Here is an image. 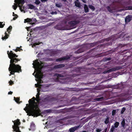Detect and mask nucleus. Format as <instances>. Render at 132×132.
Returning a JSON list of instances; mask_svg holds the SVG:
<instances>
[{
	"mask_svg": "<svg viewBox=\"0 0 132 132\" xmlns=\"http://www.w3.org/2000/svg\"><path fill=\"white\" fill-rule=\"evenodd\" d=\"M39 94L38 93L36 95V99L33 97L29 101V105L26 104V106L24 110L27 113V115L29 114V116H36L40 114V111L38 108V104L40 100L39 95Z\"/></svg>",
	"mask_w": 132,
	"mask_h": 132,
	"instance_id": "f257e3e1",
	"label": "nucleus"
},
{
	"mask_svg": "<svg viewBox=\"0 0 132 132\" xmlns=\"http://www.w3.org/2000/svg\"><path fill=\"white\" fill-rule=\"evenodd\" d=\"M7 54L9 57L11 59L10 64L8 69L9 71L10 72V74L9 76L14 74L15 72H19V71L21 72V67L19 65L15 64V63L19 61L18 59L16 58L18 56L13 53L12 51H11L10 52L9 51H7Z\"/></svg>",
	"mask_w": 132,
	"mask_h": 132,
	"instance_id": "f03ea898",
	"label": "nucleus"
},
{
	"mask_svg": "<svg viewBox=\"0 0 132 132\" xmlns=\"http://www.w3.org/2000/svg\"><path fill=\"white\" fill-rule=\"evenodd\" d=\"M33 62L32 64L34 68H35V72L33 73V75H35V72H36L35 76L36 78V80L37 81V84H35V85L36 87L40 88L41 86L40 84L42 83L41 79L43 78L42 73L41 72V69L43 67V65H42L43 63L41 62L40 63L37 60L34 61Z\"/></svg>",
	"mask_w": 132,
	"mask_h": 132,
	"instance_id": "7ed1b4c3",
	"label": "nucleus"
},
{
	"mask_svg": "<svg viewBox=\"0 0 132 132\" xmlns=\"http://www.w3.org/2000/svg\"><path fill=\"white\" fill-rule=\"evenodd\" d=\"M12 121L14 123V125L12 126V128L13 129V131H15L16 132H20V131L19 130L18 127V126L20 124L19 120L17 119L15 121V122L13 121Z\"/></svg>",
	"mask_w": 132,
	"mask_h": 132,
	"instance_id": "20e7f679",
	"label": "nucleus"
},
{
	"mask_svg": "<svg viewBox=\"0 0 132 132\" xmlns=\"http://www.w3.org/2000/svg\"><path fill=\"white\" fill-rule=\"evenodd\" d=\"M77 16L74 15H69L67 16L66 20L67 21L70 20H75L77 19Z\"/></svg>",
	"mask_w": 132,
	"mask_h": 132,
	"instance_id": "39448f33",
	"label": "nucleus"
},
{
	"mask_svg": "<svg viewBox=\"0 0 132 132\" xmlns=\"http://www.w3.org/2000/svg\"><path fill=\"white\" fill-rule=\"evenodd\" d=\"M79 22L80 21L78 20H74L73 21H69L68 22V23L69 24H70L71 26L74 27L75 26L76 24L79 23Z\"/></svg>",
	"mask_w": 132,
	"mask_h": 132,
	"instance_id": "423d86ee",
	"label": "nucleus"
},
{
	"mask_svg": "<svg viewBox=\"0 0 132 132\" xmlns=\"http://www.w3.org/2000/svg\"><path fill=\"white\" fill-rule=\"evenodd\" d=\"M17 1L18 2L19 4H20L21 5V6H22L25 2L24 0H15L14 1V2L15 3L17 2ZM21 6H21L20 5H19V6L20 7V9L21 11L22 12L23 10L21 9Z\"/></svg>",
	"mask_w": 132,
	"mask_h": 132,
	"instance_id": "0eeeda50",
	"label": "nucleus"
},
{
	"mask_svg": "<svg viewBox=\"0 0 132 132\" xmlns=\"http://www.w3.org/2000/svg\"><path fill=\"white\" fill-rule=\"evenodd\" d=\"M54 28L58 30H65V27L63 26H62L61 24L56 25L54 27Z\"/></svg>",
	"mask_w": 132,
	"mask_h": 132,
	"instance_id": "6e6552de",
	"label": "nucleus"
},
{
	"mask_svg": "<svg viewBox=\"0 0 132 132\" xmlns=\"http://www.w3.org/2000/svg\"><path fill=\"white\" fill-rule=\"evenodd\" d=\"M120 69V68L119 67H117L115 68H112L111 69H110L108 70H106L103 72L104 73H109L110 72L116 71V70H118Z\"/></svg>",
	"mask_w": 132,
	"mask_h": 132,
	"instance_id": "1a4fd4ad",
	"label": "nucleus"
},
{
	"mask_svg": "<svg viewBox=\"0 0 132 132\" xmlns=\"http://www.w3.org/2000/svg\"><path fill=\"white\" fill-rule=\"evenodd\" d=\"M132 20V15H128L127 16L125 19V22L126 23L129 22Z\"/></svg>",
	"mask_w": 132,
	"mask_h": 132,
	"instance_id": "9d476101",
	"label": "nucleus"
},
{
	"mask_svg": "<svg viewBox=\"0 0 132 132\" xmlns=\"http://www.w3.org/2000/svg\"><path fill=\"white\" fill-rule=\"evenodd\" d=\"M81 127V126H75L70 128L69 129V131L70 132H73L75 131L77 129L80 128Z\"/></svg>",
	"mask_w": 132,
	"mask_h": 132,
	"instance_id": "9b49d317",
	"label": "nucleus"
},
{
	"mask_svg": "<svg viewBox=\"0 0 132 132\" xmlns=\"http://www.w3.org/2000/svg\"><path fill=\"white\" fill-rule=\"evenodd\" d=\"M24 23H26V22L29 23L31 24H34V23H32V20L30 19L27 18L24 20Z\"/></svg>",
	"mask_w": 132,
	"mask_h": 132,
	"instance_id": "f8f14e48",
	"label": "nucleus"
},
{
	"mask_svg": "<svg viewBox=\"0 0 132 132\" xmlns=\"http://www.w3.org/2000/svg\"><path fill=\"white\" fill-rule=\"evenodd\" d=\"M115 40L114 38V37L113 36L108 39H105L104 41L107 42L109 41L110 40L112 41H113Z\"/></svg>",
	"mask_w": 132,
	"mask_h": 132,
	"instance_id": "ddd939ff",
	"label": "nucleus"
},
{
	"mask_svg": "<svg viewBox=\"0 0 132 132\" xmlns=\"http://www.w3.org/2000/svg\"><path fill=\"white\" fill-rule=\"evenodd\" d=\"M5 35L3 36V35H2V39L3 40H5L6 39H7L8 38V37H9V35L6 32H5L4 33Z\"/></svg>",
	"mask_w": 132,
	"mask_h": 132,
	"instance_id": "4468645a",
	"label": "nucleus"
},
{
	"mask_svg": "<svg viewBox=\"0 0 132 132\" xmlns=\"http://www.w3.org/2000/svg\"><path fill=\"white\" fill-rule=\"evenodd\" d=\"M69 57H63L61 58H59L58 59H57L56 60V61H62V60H65L67 59H69Z\"/></svg>",
	"mask_w": 132,
	"mask_h": 132,
	"instance_id": "2eb2a0df",
	"label": "nucleus"
},
{
	"mask_svg": "<svg viewBox=\"0 0 132 132\" xmlns=\"http://www.w3.org/2000/svg\"><path fill=\"white\" fill-rule=\"evenodd\" d=\"M106 8L108 10L110 13L113 12V11L114 10L113 9L111 8L109 6H108Z\"/></svg>",
	"mask_w": 132,
	"mask_h": 132,
	"instance_id": "dca6fc26",
	"label": "nucleus"
},
{
	"mask_svg": "<svg viewBox=\"0 0 132 132\" xmlns=\"http://www.w3.org/2000/svg\"><path fill=\"white\" fill-rule=\"evenodd\" d=\"M35 129V124L32 122L30 125V129H29V130H34Z\"/></svg>",
	"mask_w": 132,
	"mask_h": 132,
	"instance_id": "f3484780",
	"label": "nucleus"
},
{
	"mask_svg": "<svg viewBox=\"0 0 132 132\" xmlns=\"http://www.w3.org/2000/svg\"><path fill=\"white\" fill-rule=\"evenodd\" d=\"M84 9L85 10V13H87L88 12V8L87 6L86 5H84Z\"/></svg>",
	"mask_w": 132,
	"mask_h": 132,
	"instance_id": "a211bd4d",
	"label": "nucleus"
},
{
	"mask_svg": "<svg viewBox=\"0 0 132 132\" xmlns=\"http://www.w3.org/2000/svg\"><path fill=\"white\" fill-rule=\"evenodd\" d=\"M75 6L78 7H81V5L79 2H77V1H75L74 2Z\"/></svg>",
	"mask_w": 132,
	"mask_h": 132,
	"instance_id": "6ab92c4d",
	"label": "nucleus"
},
{
	"mask_svg": "<svg viewBox=\"0 0 132 132\" xmlns=\"http://www.w3.org/2000/svg\"><path fill=\"white\" fill-rule=\"evenodd\" d=\"M12 29V27L11 26H10L7 29V31L8 32V33L10 34V31H11Z\"/></svg>",
	"mask_w": 132,
	"mask_h": 132,
	"instance_id": "aec40b11",
	"label": "nucleus"
},
{
	"mask_svg": "<svg viewBox=\"0 0 132 132\" xmlns=\"http://www.w3.org/2000/svg\"><path fill=\"white\" fill-rule=\"evenodd\" d=\"M28 9H33L35 8V7L33 5L31 4H29L28 5Z\"/></svg>",
	"mask_w": 132,
	"mask_h": 132,
	"instance_id": "412c9836",
	"label": "nucleus"
},
{
	"mask_svg": "<svg viewBox=\"0 0 132 132\" xmlns=\"http://www.w3.org/2000/svg\"><path fill=\"white\" fill-rule=\"evenodd\" d=\"M55 6L56 7L60 8L62 6V5L61 3H56Z\"/></svg>",
	"mask_w": 132,
	"mask_h": 132,
	"instance_id": "4be33fe9",
	"label": "nucleus"
},
{
	"mask_svg": "<svg viewBox=\"0 0 132 132\" xmlns=\"http://www.w3.org/2000/svg\"><path fill=\"white\" fill-rule=\"evenodd\" d=\"M64 64H60L55 66V67L56 68H59L64 67Z\"/></svg>",
	"mask_w": 132,
	"mask_h": 132,
	"instance_id": "5701e85b",
	"label": "nucleus"
},
{
	"mask_svg": "<svg viewBox=\"0 0 132 132\" xmlns=\"http://www.w3.org/2000/svg\"><path fill=\"white\" fill-rule=\"evenodd\" d=\"M125 10H132V6H128L125 8Z\"/></svg>",
	"mask_w": 132,
	"mask_h": 132,
	"instance_id": "b1692460",
	"label": "nucleus"
},
{
	"mask_svg": "<svg viewBox=\"0 0 132 132\" xmlns=\"http://www.w3.org/2000/svg\"><path fill=\"white\" fill-rule=\"evenodd\" d=\"M116 128V127H115L114 126V125L112 126L110 129V131H111L112 132H113Z\"/></svg>",
	"mask_w": 132,
	"mask_h": 132,
	"instance_id": "393cba45",
	"label": "nucleus"
},
{
	"mask_svg": "<svg viewBox=\"0 0 132 132\" xmlns=\"http://www.w3.org/2000/svg\"><path fill=\"white\" fill-rule=\"evenodd\" d=\"M88 6L90 9L92 10L93 11L95 9V8L94 6L92 5H89Z\"/></svg>",
	"mask_w": 132,
	"mask_h": 132,
	"instance_id": "a878e982",
	"label": "nucleus"
},
{
	"mask_svg": "<svg viewBox=\"0 0 132 132\" xmlns=\"http://www.w3.org/2000/svg\"><path fill=\"white\" fill-rule=\"evenodd\" d=\"M40 44V43H35L32 44H31V45H32V47H34L36 45H38Z\"/></svg>",
	"mask_w": 132,
	"mask_h": 132,
	"instance_id": "bb28decb",
	"label": "nucleus"
},
{
	"mask_svg": "<svg viewBox=\"0 0 132 132\" xmlns=\"http://www.w3.org/2000/svg\"><path fill=\"white\" fill-rule=\"evenodd\" d=\"M121 125L122 127H125V121L123 119L122 121L121 122Z\"/></svg>",
	"mask_w": 132,
	"mask_h": 132,
	"instance_id": "cd10ccee",
	"label": "nucleus"
},
{
	"mask_svg": "<svg viewBox=\"0 0 132 132\" xmlns=\"http://www.w3.org/2000/svg\"><path fill=\"white\" fill-rule=\"evenodd\" d=\"M3 22H0V28H3L4 27L5 24L4 23L3 24Z\"/></svg>",
	"mask_w": 132,
	"mask_h": 132,
	"instance_id": "c85d7f7f",
	"label": "nucleus"
},
{
	"mask_svg": "<svg viewBox=\"0 0 132 132\" xmlns=\"http://www.w3.org/2000/svg\"><path fill=\"white\" fill-rule=\"evenodd\" d=\"M119 123L118 122H116L114 124V126L116 127V128H117L119 126Z\"/></svg>",
	"mask_w": 132,
	"mask_h": 132,
	"instance_id": "c756f323",
	"label": "nucleus"
},
{
	"mask_svg": "<svg viewBox=\"0 0 132 132\" xmlns=\"http://www.w3.org/2000/svg\"><path fill=\"white\" fill-rule=\"evenodd\" d=\"M35 3L37 5H38L40 3V2L39 0H36Z\"/></svg>",
	"mask_w": 132,
	"mask_h": 132,
	"instance_id": "7c9ffc66",
	"label": "nucleus"
},
{
	"mask_svg": "<svg viewBox=\"0 0 132 132\" xmlns=\"http://www.w3.org/2000/svg\"><path fill=\"white\" fill-rule=\"evenodd\" d=\"M55 76L57 78H59L60 77H63V76L62 75L58 74H56L55 75Z\"/></svg>",
	"mask_w": 132,
	"mask_h": 132,
	"instance_id": "2f4dec72",
	"label": "nucleus"
},
{
	"mask_svg": "<svg viewBox=\"0 0 132 132\" xmlns=\"http://www.w3.org/2000/svg\"><path fill=\"white\" fill-rule=\"evenodd\" d=\"M13 8L15 10L17 7L15 3H14V5L13 6Z\"/></svg>",
	"mask_w": 132,
	"mask_h": 132,
	"instance_id": "473e14b6",
	"label": "nucleus"
},
{
	"mask_svg": "<svg viewBox=\"0 0 132 132\" xmlns=\"http://www.w3.org/2000/svg\"><path fill=\"white\" fill-rule=\"evenodd\" d=\"M14 98L15 101L17 103H18L19 101V99L17 97L16 98L15 97H14Z\"/></svg>",
	"mask_w": 132,
	"mask_h": 132,
	"instance_id": "72a5a7b5",
	"label": "nucleus"
},
{
	"mask_svg": "<svg viewBox=\"0 0 132 132\" xmlns=\"http://www.w3.org/2000/svg\"><path fill=\"white\" fill-rule=\"evenodd\" d=\"M102 131V130L100 128H96V131L97 132H100Z\"/></svg>",
	"mask_w": 132,
	"mask_h": 132,
	"instance_id": "f704fd0d",
	"label": "nucleus"
},
{
	"mask_svg": "<svg viewBox=\"0 0 132 132\" xmlns=\"http://www.w3.org/2000/svg\"><path fill=\"white\" fill-rule=\"evenodd\" d=\"M116 111L115 110H113L112 111V115L113 116L115 115L116 114Z\"/></svg>",
	"mask_w": 132,
	"mask_h": 132,
	"instance_id": "c9c22d12",
	"label": "nucleus"
},
{
	"mask_svg": "<svg viewBox=\"0 0 132 132\" xmlns=\"http://www.w3.org/2000/svg\"><path fill=\"white\" fill-rule=\"evenodd\" d=\"M21 50H22L21 49H20L19 47H18L17 48H16V49L15 50V51L16 52H17L18 51H20Z\"/></svg>",
	"mask_w": 132,
	"mask_h": 132,
	"instance_id": "e433bc0d",
	"label": "nucleus"
},
{
	"mask_svg": "<svg viewBox=\"0 0 132 132\" xmlns=\"http://www.w3.org/2000/svg\"><path fill=\"white\" fill-rule=\"evenodd\" d=\"M125 108H123L122 109V110L121 111V114H122L125 111Z\"/></svg>",
	"mask_w": 132,
	"mask_h": 132,
	"instance_id": "4c0bfd02",
	"label": "nucleus"
},
{
	"mask_svg": "<svg viewBox=\"0 0 132 132\" xmlns=\"http://www.w3.org/2000/svg\"><path fill=\"white\" fill-rule=\"evenodd\" d=\"M52 14H57V12L56 11H53L51 13Z\"/></svg>",
	"mask_w": 132,
	"mask_h": 132,
	"instance_id": "58836bf2",
	"label": "nucleus"
},
{
	"mask_svg": "<svg viewBox=\"0 0 132 132\" xmlns=\"http://www.w3.org/2000/svg\"><path fill=\"white\" fill-rule=\"evenodd\" d=\"M9 83L10 85H12L13 84V82L11 81V80L10 81H9Z\"/></svg>",
	"mask_w": 132,
	"mask_h": 132,
	"instance_id": "ea45409f",
	"label": "nucleus"
},
{
	"mask_svg": "<svg viewBox=\"0 0 132 132\" xmlns=\"http://www.w3.org/2000/svg\"><path fill=\"white\" fill-rule=\"evenodd\" d=\"M13 16H14L15 17V16L18 17V15L16 14H15L14 12H13Z\"/></svg>",
	"mask_w": 132,
	"mask_h": 132,
	"instance_id": "a19ab883",
	"label": "nucleus"
},
{
	"mask_svg": "<svg viewBox=\"0 0 132 132\" xmlns=\"http://www.w3.org/2000/svg\"><path fill=\"white\" fill-rule=\"evenodd\" d=\"M48 1V0H41V1L43 2H47Z\"/></svg>",
	"mask_w": 132,
	"mask_h": 132,
	"instance_id": "79ce46f5",
	"label": "nucleus"
},
{
	"mask_svg": "<svg viewBox=\"0 0 132 132\" xmlns=\"http://www.w3.org/2000/svg\"><path fill=\"white\" fill-rule=\"evenodd\" d=\"M109 121L108 120H106L105 121V122L106 124H107L108 123Z\"/></svg>",
	"mask_w": 132,
	"mask_h": 132,
	"instance_id": "37998d69",
	"label": "nucleus"
},
{
	"mask_svg": "<svg viewBox=\"0 0 132 132\" xmlns=\"http://www.w3.org/2000/svg\"><path fill=\"white\" fill-rule=\"evenodd\" d=\"M17 17H17V16H15L13 18V20H15L17 18Z\"/></svg>",
	"mask_w": 132,
	"mask_h": 132,
	"instance_id": "c03bdc74",
	"label": "nucleus"
},
{
	"mask_svg": "<svg viewBox=\"0 0 132 132\" xmlns=\"http://www.w3.org/2000/svg\"><path fill=\"white\" fill-rule=\"evenodd\" d=\"M12 92H9L8 93V94H12Z\"/></svg>",
	"mask_w": 132,
	"mask_h": 132,
	"instance_id": "a18cd8bd",
	"label": "nucleus"
},
{
	"mask_svg": "<svg viewBox=\"0 0 132 132\" xmlns=\"http://www.w3.org/2000/svg\"><path fill=\"white\" fill-rule=\"evenodd\" d=\"M123 10H123V9H120V10H119L118 11H123Z\"/></svg>",
	"mask_w": 132,
	"mask_h": 132,
	"instance_id": "49530a36",
	"label": "nucleus"
},
{
	"mask_svg": "<svg viewBox=\"0 0 132 132\" xmlns=\"http://www.w3.org/2000/svg\"><path fill=\"white\" fill-rule=\"evenodd\" d=\"M82 1H83V2L84 3H86V2L85 1H84L83 0H82Z\"/></svg>",
	"mask_w": 132,
	"mask_h": 132,
	"instance_id": "de8ad7c7",
	"label": "nucleus"
},
{
	"mask_svg": "<svg viewBox=\"0 0 132 132\" xmlns=\"http://www.w3.org/2000/svg\"><path fill=\"white\" fill-rule=\"evenodd\" d=\"M62 1H64V2H67V0H62Z\"/></svg>",
	"mask_w": 132,
	"mask_h": 132,
	"instance_id": "09e8293b",
	"label": "nucleus"
},
{
	"mask_svg": "<svg viewBox=\"0 0 132 132\" xmlns=\"http://www.w3.org/2000/svg\"><path fill=\"white\" fill-rule=\"evenodd\" d=\"M115 2H116L115 1V0H114L112 2V3H114Z\"/></svg>",
	"mask_w": 132,
	"mask_h": 132,
	"instance_id": "8fccbe9b",
	"label": "nucleus"
},
{
	"mask_svg": "<svg viewBox=\"0 0 132 132\" xmlns=\"http://www.w3.org/2000/svg\"><path fill=\"white\" fill-rule=\"evenodd\" d=\"M82 132H87V131H83Z\"/></svg>",
	"mask_w": 132,
	"mask_h": 132,
	"instance_id": "3c124183",
	"label": "nucleus"
},
{
	"mask_svg": "<svg viewBox=\"0 0 132 132\" xmlns=\"http://www.w3.org/2000/svg\"><path fill=\"white\" fill-rule=\"evenodd\" d=\"M30 28V27H27V28Z\"/></svg>",
	"mask_w": 132,
	"mask_h": 132,
	"instance_id": "603ef678",
	"label": "nucleus"
},
{
	"mask_svg": "<svg viewBox=\"0 0 132 132\" xmlns=\"http://www.w3.org/2000/svg\"><path fill=\"white\" fill-rule=\"evenodd\" d=\"M29 41V40H27V41Z\"/></svg>",
	"mask_w": 132,
	"mask_h": 132,
	"instance_id": "864d4df0",
	"label": "nucleus"
},
{
	"mask_svg": "<svg viewBox=\"0 0 132 132\" xmlns=\"http://www.w3.org/2000/svg\"><path fill=\"white\" fill-rule=\"evenodd\" d=\"M37 90H38V88H37Z\"/></svg>",
	"mask_w": 132,
	"mask_h": 132,
	"instance_id": "5fc2aeb1",
	"label": "nucleus"
},
{
	"mask_svg": "<svg viewBox=\"0 0 132 132\" xmlns=\"http://www.w3.org/2000/svg\"><path fill=\"white\" fill-rule=\"evenodd\" d=\"M9 47H10V46H9Z\"/></svg>",
	"mask_w": 132,
	"mask_h": 132,
	"instance_id": "6e6d98bb",
	"label": "nucleus"
}]
</instances>
